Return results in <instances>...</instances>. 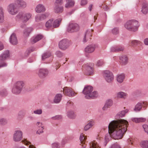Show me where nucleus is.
Instances as JSON below:
<instances>
[{"label":"nucleus","mask_w":148,"mask_h":148,"mask_svg":"<svg viewBox=\"0 0 148 148\" xmlns=\"http://www.w3.org/2000/svg\"><path fill=\"white\" fill-rule=\"evenodd\" d=\"M94 124V122L93 121H90L88 124L85 126L84 127V130L86 131L91 127Z\"/></svg>","instance_id":"34"},{"label":"nucleus","mask_w":148,"mask_h":148,"mask_svg":"<svg viewBox=\"0 0 148 148\" xmlns=\"http://www.w3.org/2000/svg\"><path fill=\"white\" fill-rule=\"evenodd\" d=\"M143 127L145 132L148 134V125L144 124L143 125Z\"/></svg>","instance_id":"53"},{"label":"nucleus","mask_w":148,"mask_h":148,"mask_svg":"<svg viewBox=\"0 0 148 148\" xmlns=\"http://www.w3.org/2000/svg\"><path fill=\"white\" fill-rule=\"evenodd\" d=\"M43 37V36L42 35H37L36 36H33L31 38L30 40L32 44L35 43L42 39Z\"/></svg>","instance_id":"20"},{"label":"nucleus","mask_w":148,"mask_h":148,"mask_svg":"<svg viewBox=\"0 0 148 148\" xmlns=\"http://www.w3.org/2000/svg\"><path fill=\"white\" fill-rule=\"evenodd\" d=\"M145 104L146 103L144 102L138 103L135 105V108L133 109L134 111L136 112H139L141 110L143 106L145 107Z\"/></svg>","instance_id":"17"},{"label":"nucleus","mask_w":148,"mask_h":148,"mask_svg":"<svg viewBox=\"0 0 148 148\" xmlns=\"http://www.w3.org/2000/svg\"><path fill=\"white\" fill-rule=\"evenodd\" d=\"M42 110L41 109H37L34 110L33 112L34 114H36L40 115L42 113Z\"/></svg>","instance_id":"51"},{"label":"nucleus","mask_w":148,"mask_h":148,"mask_svg":"<svg viewBox=\"0 0 148 148\" xmlns=\"http://www.w3.org/2000/svg\"><path fill=\"white\" fill-rule=\"evenodd\" d=\"M66 3L65 7L68 8L73 7L75 4V2L73 0H66Z\"/></svg>","instance_id":"26"},{"label":"nucleus","mask_w":148,"mask_h":148,"mask_svg":"<svg viewBox=\"0 0 148 148\" xmlns=\"http://www.w3.org/2000/svg\"><path fill=\"white\" fill-rule=\"evenodd\" d=\"M48 73V70L47 69L41 68L39 69L38 74L40 78H43L47 75Z\"/></svg>","instance_id":"12"},{"label":"nucleus","mask_w":148,"mask_h":148,"mask_svg":"<svg viewBox=\"0 0 148 148\" xmlns=\"http://www.w3.org/2000/svg\"><path fill=\"white\" fill-rule=\"evenodd\" d=\"M132 121L136 123H138V118H134L131 119Z\"/></svg>","instance_id":"64"},{"label":"nucleus","mask_w":148,"mask_h":148,"mask_svg":"<svg viewBox=\"0 0 148 148\" xmlns=\"http://www.w3.org/2000/svg\"><path fill=\"white\" fill-rule=\"evenodd\" d=\"M46 10V8L42 4H39L37 5L35 8V12L37 13L44 12Z\"/></svg>","instance_id":"15"},{"label":"nucleus","mask_w":148,"mask_h":148,"mask_svg":"<svg viewBox=\"0 0 148 148\" xmlns=\"http://www.w3.org/2000/svg\"><path fill=\"white\" fill-rule=\"evenodd\" d=\"M7 95V92L5 89H3L0 90V95L2 97L6 96Z\"/></svg>","instance_id":"43"},{"label":"nucleus","mask_w":148,"mask_h":148,"mask_svg":"<svg viewBox=\"0 0 148 148\" xmlns=\"http://www.w3.org/2000/svg\"><path fill=\"white\" fill-rule=\"evenodd\" d=\"M10 57V53L8 50H6L2 53L0 55V61H3Z\"/></svg>","instance_id":"19"},{"label":"nucleus","mask_w":148,"mask_h":148,"mask_svg":"<svg viewBox=\"0 0 148 148\" xmlns=\"http://www.w3.org/2000/svg\"><path fill=\"white\" fill-rule=\"evenodd\" d=\"M44 129V127H41L39 128L38 130L36 132V133L39 134L42 133L43 132V130Z\"/></svg>","instance_id":"52"},{"label":"nucleus","mask_w":148,"mask_h":148,"mask_svg":"<svg viewBox=\"0 0 148 148\" xmlns=\"http://www.w3.org/2000/svg\"><path fill=\"white\" fill-rule=\"evenodd\" d=\"M90 148H100V147L97 143L95 141H93L90 144Z\"/></svg>","instance_id":"33"},{"label":"nucleus","mask_w":148,"mask_h":148,"mask_svg":"<svg viewBox=\"0 0 148 148\" xmlns=\"http://www.w3.org/2000/svg\"><path fill=\"white\" fill-rule=\"evenodd\" d=\"M63 91L64 95L70 97H74L76 95V93L74 92L71 88L69 87H64L63 88Z\"/></svg>","instance_id":"11"},{"label":"nucleus","mask_w":148,"mask_h":148,"mask_svg":"<svg viewBox=\"0 0 148 148\" xmlns=\"http://www.w3.org/2000/svg\"><path fill=\"white\" fill-rule=\"evenodd\" d=\"M121 62L123 65L126 64L128 62V58L126 56H123L120 57Z\"/></svg>","instance_id":"27"},{"label":"nucleus","mask_w":148,"mask_h":148,"mask_svg":"<svg viewBox=\"0 0 148 148\" xmlns=\"http://www.w3.org/2000/svg\"><path fill=\"white\" fill-rule=\"evenodd\" d=\"M63 3V0H56L55 3V5H62Z\"/></svg>","instance_id":"54"},{"label":"nucleus","mask_w":148,"mask_h":148,"mask_svg":"<svg viewBox=\"0 0 148 148\" xmlns=\"http://www.w3.org/2000/svg\"><path fill=\"white\" fill-rule=\"evenodd\" d=\"M67 116L68 117L71 119L74 118L75 117V115L74 114V112L73 111H70L68 112Z\"/></svg>","instance_id":"42"},{"label":"nucleus","mask_w":148,"mask_h":148,"mask_svg":"<svg viewBox=\"0 0 148 148\" xmlns=\"http://www.w3.org/2000/svg\"><path fill=\"white\" fill-rule=\"evenodd\" d=\"M86 139V136H85L84 134L83 133L81 134L79 138L81 143L84 144L85 143V141Z\"/></svg>","instance_id":"40"},{"label":"nucleus","mask_w":148,"mask_h":148,"mask_svg":"<svg viewBox=\"0 0 148 148\" xmlns=\"http://www.w3.org/2000/svg\"><path fill=\"white\" fill-rule=\"evenodd\" d=\"M128 125V122L124 119L112 121L108 125V132L105 136L106 141L108 142L111 138L121 139L126 132Z\"/></svg>","instance_id":"1"},{"label":"nucleus","mask_w":148,"mask_h":148,"mask_svg":"<svg viewBox=\"0 0 148 148\" xmlns=\"http://www.w3.org/2000/svg\"><path fill=\"white\" fill-rule=\"evenodd\" d=\"M62 95L60 94H57L55 96L53 101L54 103H58L60 101Z\"/></svg>","instance_id":"29"},{"label":"nucleus","mask_w":148,"mask_h":148,"mask_svg":"<svg viewBox=\"0 0 148 148\" xmlns=\"http://www.w3.org/2000/svg\"><path fill=\"white\" fill-rule=\"evenodd\" d=\"M24 85V83L23 81L17 82L12 89V93L16 94L20 93L21 92Z\"/></svg>","instance_id":"5"},{"label":"nucleus","mask_w":148,"mask_h":148,"mask_svg":"<svg viewBox=\"0 0 148 148\" xmlns=\"http://www.w3.org/2000/svg\"><path fill=\"white\" fill-rule=\"evenodd\" d=\"M53 19H51L47 21L45 24V27L47 28H49L53 27Z\"/></svg>","instance_id":"35"},{"label":"nucleus","mask_w":148,"mask_h":148,"mask_svg":"<svg viewBox=\"0 0 148 148\" xmlns=\"http://www.w3.org/2000/svg\"><path fill=\"white\" fill-rule=\"evenodd\" d=\"M105 104H106L109 107H110L112 106L113 105V101L111 99H107L106 101Z\"/></svg>","instance_id":"45"},{"label":"nucleus","mask_w":148,"mask_h":148,"mask_svg":"<svg viewBox=\"0 0 148 148\" xmlns=\"http://www.w3.org/2000/svg\"><path fill=\"white\" fill-rule=\"evenodd\" d=\"M23 133L20 130H16L14 131L13 135V140L16 142L21 141L23 137Z\"/></svg>","instance_id":"9"},{"label":"nucleus","mask_w":148,"mask_h":148,"mask_svg":"<svg viewBox=\"0 0 148 148\" xmlns=\"http://www.w3.org/2000/svg\"><path fill=\"white\" fill-rule=\"evenodd\" d=\"M87 3V0H81L80 4L81 5H86Z\"/></svg>","instance_id":"61"},{"label":"nucleus","mask_w":148,"mask_h":148,"mask_svg":"<svg viewBox=\"0 0 148 148\" xmlns=\"http://www.w3.org/2000/svg\"><path fill=\"white\" fill-rule=\"evenodd\" d=\"M110 148H121L120 146L117 143L113 145Z\"/></svg>","instance_id":"59"},{"label":"nucleus","mask_w":148,"mask_h":148,"mask_svg":"<svg viewBox=\"0 0 148 148\" xmlns=\"http://www.w3.org/2000/svg\"><path fill=\"white\" fill-rule=\"evenodd\" d=\"M140 145L143 148H148V141L147 140L142 141L140 143Z\"/></svg>","instance_id":"37"},{"label":"nucleus","mask_w":148,"mask_h":148,"mask_svg":"<svg viewBox=\"0 0 148 148\" xmlns=\"http://www.w3.org/2000/svg\"><path fill=\"white\" fill-rule=\"evenodd\" d=\"M71 45L70 41L66 38L62 40L58 44L59 48L62 50H65L67 49Z\"/></svg>","instance_id":"6"},{"label":"nucleus","mask_w":148,"mask_h":148,"mask_svg":"<svg viewBox=\"0 0 148 148\" xmlns=\"http://www.w3.org/2000/svg\"><path fill=\"white\" fill-rule=\"evenodd\" d=\"M14 2L16 6L20 8H25L27 6L26 2L23 0H15Z\"/></svg>","instance_id":"13"},{"label":"nucleus","mask_w":148,"mask_h":148,"mask_svg":"<svg viewBox=\"0 0 148 148\" xmlns=\"http://www.w3.org/2000/svg\"><path fill=\"white\" fill-rule=\"evenodd\" d=\"M25 112L24 110H21L18 113L17 119L18 120H21L25 116Z\"/></svg>","instance_id":"32"},{"label":"nucleus","mask_w":148,"mask_h":148,"mask_svg":"<svg viewBox=\"0 0 148 148\" xmlns=\"http://www.w3.org/2000/svg\"><path fill=\"white\" fill-rule=\"evenodd\" d=\"M32 14L29 13H24L23 12H19L16 17L17 20L22 21L24 22H27L31 17Z\"/></svg>","instance_id":"4"},{"label":"nucleus","mask_w":148,"mask_h":148,"mask_svg":"<svg viewBox=\"0 0 148 148\" xmlns=\"http://www.w3.org/2000/svg\"><path fill=\"white\" fill-rule=\"evenodd\" d=\"M56 54L57 56L61 57L62 56L63 54L62 52L60 51H57L56 53Z\"/></svg>","instance_id":"58"},{"label":"nucleus","mask_w":148,"mask_h":148,"mask_svg":"<svg viewBox=\"0 0 148 148\" xmlns=\"http://www.w3.org/2000/svg\"><path fill=\"white\" fill-rule=\"evenodd\" d=\"M62 118V116L61 115H57L54 116L52 117L51 119L54 120H59Z\"/></svg>","instance_id":"50"},{"label":"nucleus","mask_w":148,"mask_h":148,"mask_svg":"<svg viewBox=\"0 0 148 148\" xmlns=\"http://www.w3.org/2000/svg\"><path fill=\"white\" fill-rule=\"evenodd\" d=\"M93 64H87L85 65V68L86 70V75H91L93 73Z\"/></svg>","instance_id":"18"},{"label":"nucleus","mask_w":148,"mask_h":148,"mask_svg":"<svg viewBox=\"0 0 148 148\" xmlns=\"http://www.w3.org/2000/svg\"><path fill=\"white\" fill-rule=\"evenodd\" d=\"M0 68L2 67H6L8 65L7 63L5 61H0Z\"/></svg>","instance_id":"49"},{"label":"nucleus","mask_w":148,"mask_h":148,"mask_svg":"<svg viewBox=\"0 0 148 148\" xmlns=\"http://www.w3.org/2000/svg\"><path fill=\"white\" fill-rule=\"evenodd\" d=\"M119 29L118 28L115 27L114 28L112 31V33L114 35H117L119 33Z\"/></svg>","instance_id":"48"},{"label":"nucleus","mask_w":148,"mask_h":148,"mask_svg":"<svg viewBox=\"0 0 148 148\" xmlns=\"http://www.w3.org/2000/svg\"><path fill=\"white\" fill-rule=\"evenodd\" d=\"M141 11L145 14L148 13V5L147 3H144L142 4Z\"/></svg>","instance_id":"23"},{"label":"nucleus","mask_w":148,"mask_h":148,"mask_svg":"<svg viewBox=\"0 0 148 148\" xmlns=\"http://www.w3.org/2000/svg\"><path fill=\"white\" fill-rule=\"evenodd\" d=\"M63 7L58 5H55L54 8V12L56 13H62L63 11Z\"/></svg>","instance_id":"21"},{"label":"nucleus","mask_w":148,"mask_h":148,"mask_svg":"<svg viewBox=\"0 0 148 148\" xmlns=\"http://www.w3.org/2000/svg\"><path fill=\"white\" fill-rule=\"evenodd\" d=\"M62 19L60 18L54 21H53V27L54 28L57 27L59 26Z\"/></svg>","instance_id":"31"},{"label":"nucleus","mask_w":148,"mask_h":148,"mask_svg":"<svg viewBox=\"0 0 148 148\" xmlns=\"http://www.w3.org/2000/svg\"><path fill=\"white\" fill-rule=\"evenodd\" d=\"M128 110L126 109L124 110H122L119 112L118 115H119V117H122L125 116V114L127 113L128 112Z\"/></svg>","instance_id":"41"},{"label":"nucleus","mask_w":148,"mask_h":148,"mask_svg":"<svg viewBox=\"0 0 148 148\" xmlns=\"http://www.w3.org/2000/svg\"><path fill=\"white\" fill-rule=\"evenodd\" d=\"M36 125L39 128L41 127H44V126L42 125V123L40 122H37L36 124Z\"/></svg>","instance_id":"62"},{"label":"nucleus","mask_w":148,"mask_h":148,"mask_svg":"<svg viewBox=\"0 0 148 148\" xmlns=\"http://www.w3.org/2000/svg\"><path fill=\"white\" fill-rule=\"evenodd\" d=\"M110 107L105 103L104 106L102 108V110L103 111H106Z\"/></svg>","instance_id":"63"},{"label":"nucleus","mask_w":148,"mask_h":148,"mask_svg":"<svg viewBox=\"0 0 148 148\" xmlns=\"http://www.w3.org/2000/svg\"><path fill=\"white\" fill-rule=\"evenodd\" d=\"M124 49V47L122 46H114L112 47L110 50L112 52H119L123 51Z\"/></svg>","instance_id":"24"},{"label":"nucleus","mask_w":148,"mask_h":148,"mask_svg":"<svg viewBox=\"0 0 148 148\" xmlns=\"http://www.w3.org/2000/svg\"><path fill=\"white\" fill-rule=\"evenodd\" d=\"M52 148H59V144L57 143H55L52 144Z\"/></svg>","instance_id":"55"},{"label":"nucleus","mask_w":148,"mask_h":148,"mask_svg":"<svg viewBox=\"0 0 148 148\" xmlns=\"http://www.w3.org/2000/svg\"><path fill=\"white\" fill-rule=\"evenodd\" d=\"M41 20L45 19L47 16L48 15L46 14H43L40 15Z\"/></svg>","instance_id":"56"},{"label":"nucleus","mask_w":148,"mask_h":148,"mask_svg":"<svg viewBox=\"0 0 148 148\" xmlns=\"http://www.w3.org/2000/svg\"><path fill=\"white\" fill-rule=\"evenodd\" d=\"M33 30V29L31 27L27 28L24 30L23 32V35L25 37L28 36L31 32Z\"/></svg>","instance_id":"28"},{"label":"nucleus","mask_w":148,"mask_h":148,"mask_svg":"<svg viewBox=\"0 0 148 148\" xmlns=\"http://www.w3.org/2000/svg\"><path fill=\"white\" fill-rule=\"evenodd\" d=\"M104 64V62L103 60L101 59L97 61L96 65L98 66H100L103 65Z\"/></svg>","instance_id":"47"},{"label":"nucleus","mask_w":148,"mask_h":148,"mask_svg":"<svg viewBox=\"0 0 148 148\" xmlns=\"http://www.w3.org/2000/svg\"><path fill=\"white\" fill-rule=\"evenodd\" d=\"M8 123L7 120L4 118L0 119V124L2 125H6Z\"/></svg>","instance_id":"46"},{"label":"nucleus","mask_w":148,"mask_h":148,"mask_svg":"<svg viewBox=\"0 0 148 148\" xmlns=\"http://www.w3.org/2000/svg\"><path fill=\"white\" fill-rule=\"evenodd\" d=\"M138 22L135 20H132L128 21L125 24V27L129 30L135 32L139 26Z\"/></svg>","instance_id":"3"},{"label":"nucleus","mask_w":148,"mask_h":148,"mask_svg":"<svg viewBox=\"0 0 148 148\" xmlns=\"http://www.w3.org/2000/svg\"><path fill=\"white\" fill-rule=\"evenodd\" d=\"M92 30H88L86 31L83 39L84 42H86L88 40H90V37L92 36Z\"/></svg>","instance_id":"16"},{"label":"nucleus","mask_w":148,"mask_h":148,"mask_svg":"<svg viewBox=\"0 0 148 148\" xmlns=\"http://www.w3.org/2000/svg\"><path fill=\"white\" fill-rule=\"evenodd\" d=\"M98 47L97 45L92 44L87 46L85 48V51L88 53H91L93 52L95 49Z\"/></svg>","instance_id":"14"},{"label":"nucleus","mask_w":148,"mask_h":148,"mask_svg":"<svg viewBox=\"0 0 148 148\" xmlns=\"http://www.w3.org/2000/svg\"><path fill=\"white\" fill-rule=\"evenodd\" d=\"M4 10L1 7H0V23L3 22L4 20Z\"/></svg>","instance_id":"36"},{"label":"nucleus","mask_w":148,"mask_h":148,"mask_svg":"<svg viewBox=\"0 0 148 148\" xmlns=\"http://www.w3.org/2000/svg\"><path fill=\"white\" fill-rule=\"evenodd\" d=\"M36 48L33 47H31L28 48L25 51V55L26 56H27L32 52L35 50Z\"/></svg>","instance_id":"38"},{"label":"nucleus","mask_w":148,"mask_h":148,"mask_svg":"<svg viewBox=\"0 0 148 148\" xmlns=\"http://www.w3.org/2000/svg\"><path fill=\"white\" fill-rule=\"evenodd\" d=\"M125 78V75L123 73H122L117 75L116 77L117 81L119 83H122Z\"/></svg>","instance_id":"30"},{"label":"nucleus","mask_w":148,"mask_h":148,"mask_svg":"<svg viewBox=\"0 0 148 148\" xmlns=\"http://www.w3.org/2000/svg\"><path fill=\"white\" fill-rule=\"evenodd\" d=\"M51 53L50 52H47L44 53L42 55V60H44L46 58L51 56Z\"/></svg>","instance_id":"39"},{"label":"nucleus","mask_w":148,"mask_h":148,"mask_svg":"<svg viewBox=\"0 0 148 148\" xmlns=\"http://www.w3.org/2000/svg\"><path fill=\"white\" fill-rule=\"evenodd\" d=\"M16 8L17 7L15 3H11L7 7V9L8 11V12L11 15H16L18 12Z\"/></svg>","instance_id":"7"},{"label":"nucleus","mask_w":148,"mask_h":148,"mask_svg":"<svg viewBox=\"0 0 148 148\" xmlns=\"http://www.w3.org/2000/svg\"><path fill=\"white\" fill-rule=\"evenodd\" d=\"M146 120L145 118L143 117L138 118V123L144 122Z\"/></svg>","instance_id":"57"},{"label":"nucleus","mask_w":148,"mask_h":148,"mask_svg":"<svg viewBox=\"0 0 148 148\" xmlns=\"http://www.w3.org/2000/svg\"><path fill=\"white\" fill-rule=\"evenodd\" d=\"M79 29V26L77 23H69L67 31L69 32H73L78 31Z\"/></svg>","instance_id":"10"},{"label":"nucleus","mask_w":148,"mask_h":148,"mask_svg":"<svg viewBox=\"0 0 148 148\" xmlns=\"http://www.w3.org/2000/svg\"><path fill=\"white\" fill-rule=\"evenodd\" d=\"M93 89V87L90 86H87L85 87L82 92L85 95V97L86 99H93L98 97V92L96 91L92 92Z\"/></svg>","instance_id":"2"},{"label":"nucleus","mask_w":148,"mask_h":148,"mask_svg":"<svg viewBox=\"0 0 148 148\" xmlns=\"http://www.w3.org/2000/svg\"><path fill=\"white\" fill-rule=\"evenodd\" d=\"M131 45L132 46L136 45H140L141 42L137 40H134L131 41Z\"/></svg>","instance_id":"44"},{"label":"nucleus","mask_w":148,"mask_h":148,"mask_svg":"<svg viewBox=\"0 0 148 148\" xmlns=\"http://www.w3.org/2000/svg\"><path fill=\"white\" fill-rule=\"evenodd\" d=\"M103 76L105 80L108 82H112L114 79V76L112 73L108 70L104 71Z\"/></svg>","instance_id":"8"},{"label":"nucleus","mask_w":148,"mask_h":148,"mask_svg":"<svg viewBox=\"0 0 148 148\" xmlns=\"http://www.w3.org/2000/svg\"><path fill=\"white\" fill-rule=\"evenodd\" d=\"M35 20L36 22H39L41 21L40 16V15H37L35 16Z\"/></svg>","instance_id":"60"},{"label":"nucleus","mask_w":148,"mask_h":148,"mask_svg":"<svg viewBox=\"0 0 148 148\" xmlns=\"http://www.w3.org/2000/svg\"><path fill=\"white\" fill-rule=\"evenodd\" d=\"M116 95L117 97L118 98L125 99L127 96V94L123 92H119L117 93Z\"/></svg>","instance_id":"25"},{"label":"nucleus","mask_w":148,"mask_h":148,"mask_svg":"<svg viewBox=\"0 0 148 148\" xmlns=\"http://www.w3.org/2000/svg\"><path fill=\"white\" fill-rule=\"evenodd\" d=\"M10 42L13 45H16L18 43V41L16 35L12 34L10 38Z\"/></svg>","instance_id":"22"}]
</instances>
